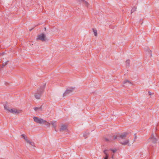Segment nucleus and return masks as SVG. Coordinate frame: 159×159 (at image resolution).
Returning a JSON list of instances; mask_svg holds the SVG:
<instances>
[{"label": "nucleus", "instance_id": "obj_28", "mask_svg": "<svg viewBox=\"0 0 159 159\" xmlns=\"http://www.w3.org/2000/svg\"><path fill=\"white\" fill-rule=\"evenodd\" d=\"M46 28H45V30H46Z\"/></svg>", "mask_w": 159, "mask_h": 159}, {"label": "nucleus", "instance_id": "obj_4", "mask_svg": "<svg viewBox=\"0 0 159 159\" xmlns=\"http://www.w3.org/2000/svg\"><path fill=\"white\" fill-rule=\"evenodd\" d=\"M117 136L112 134V135L110 136L108 138L105 137L104 138V140L106 142H111L116 139H117Z\"/></svg>", "mask_w": 159, "mask_h": 159}, {"label": "nucleus", "instance_id": "obj_22", "mask_svg": "<svg viewBox=\"0 0 159 159\" xmlns=\"http://www.w3.org/2000/svg\"><path fill=\"white\" fill-rule=\"evenodd\" d=\"M136 7L133 8L131 10V13L134 12V11H136Z\"/></svg>", "mask_w": 159, "mask_h": 159}, {"label": "nucleus", "instance_id": "obj_9", "mask_svg": "<svg viewBox=\"0 0 159 159\" xmlns=\"http://www.w3.org/2000/svg\"><path fill=\"white\" fill-rule=\"evenodd\" d=\"M129 140L127 139L124 141L120 142V143L123 145H129Z\"/></svg>", "mask_w": 159, "mask_h": 159}, {"label": "nucleus", "instance_id": "obj_18", "mask_svg": "<svg viewBox=\"0 0 159 159\" xmlns=\"http://www.w3.org/2000/svg\"><path fill=\"white\" fill-rule=\"evenodd\" d=\"M94 33V35L95 36H96L97 35V31L96 30L94 29H92Z\"/></svg>", "mask_w": 159, "mask_h": 159}, {"label": "nucleus", "instance_id": "obj_14", "mask_svg": "<svg viewBox=\"0 0 159 159\" xmlns=\"http://www.w3.org/2000/svg\"><path fill=\"white\" fill-rule=\"evenodd\" d=\"M45 125L48 127H50V123H49L46 120H44V121L43 123Z\"/></svg>", "mask_w": 159, "mask_h": 159}, {"label": "nucleus", "instance_id": "obj_5", "mask_svg": "<svg viewBox=\"0 0 159 159\" xmlns=\"http://www.w3.org/2000/svg\"><path fill=\"white\" fill-rule=\"evenodd\" d=\"M43 91L42 90H38L34 94V97L36 99H39L40 98L42 94Z\"/></svg>", "mask_w": 159, "mask_h": 159}, {"label": "nucleus", "instance_id": "obj_19", "mask_svg": "<svg viewBox=\"0 0 159 159\" xmlns=\"http://www.w3.org/2000/svg\"><path fill=\"white\" fill-rule=\"evenodd\" d=\"M130 63V61L129 60H127L126 61V65L127 67H129Z\"/></svg>", "mask_w": 159, "mask_h": 159}, {"label": "nucleus", "instance_id": "obj_2", "mask_svg": "<svg viewBox=\"0 0 159 159\" xmlns=\"http://www.w3.org/2000/svg\"><path fill=\"white\" fill-rule=\"evenodd\" d=\"M75 88L70 87L67 89L64 93L63 94V97H64L68 95L71 94L74 91Z\"/></svg>", "mask_w": 159, "mask_h": 159}, {"label": "nucleus", "instance_id": "obj_8", "mask_svg": "<svg viewBox=\"0 0 159 159\" xmlns=\"http://www.w3.org/2000/svg\"><path fill=\"white\" fill-rule=\"evenodd\" d=\"M127 134L126 132L123 133L119 135V137L121 139H124L127 136Z\"/></svg>", "mask_w": 159, "mask_h": 159}, {"label": "nucleus", "instance_id": "obj_6", "mask_svg": "<svg viewBox=\"0 0 159 159\" xmlns=\"http://www.w3.org/2000/svg\"><path fill=\"white\" fill-rule=\"evenodd\" d=\"M33 119L35 122L40 124H43L44 121V120L43 119L37 117H34Z\"/></svg>", "mask_w": 159, "mask_h": 159}, {"label": "nucleus", "instance_id": "obj_29", "mask_svg": "<svg viewBox=\"0 0 159 159\" xmlns=\"http://www.w3.org/2000/svg\"><path fill=\"white\" fill-rule=\"evenodd\" d=\"M112 159H114L113 158Z\"/></svg>", "mask_w": 159, "mask_h": 159}, {"label": "nucleus", "instance_id": "obj_26", "mask_svg": "<svg viewBox=\"0 0 159 159\" xmlns=\"http://www.w3.org/2000/svg\"><path fill=\"white\" fill-rule=\"evenodd\" d=\"M148 93L150 95H151L152 94H153V93H151L150 92H148Z\"/></svg>", "mask_w": 159, "mask_h": 159}, {"label": "nucleus", "instance_id": "obj_17", "mask_svg": "<svg viewBox=\"0 0 159 159\" xmlns=\"http://www.w3.org/2000/svg\"><path fill=\"white\" fill-rule=\"evenodd\" d=\"M131 84V83L128 80H125L123 82V84Z\"/></svg>", "mask_w": 159, "mask_h": 159}, {"label": "nucleus", "instance_id": "obj_23", "mask_svg": "<svg viewBox=\"0 0 159 159\" xmlns=\"http://www.w3.org/2000/svg\"><path fill=\"white\" fill-rule=\"evenodd\" d=\"M110 150L113 153H115V152H116L117 150L116 149H110Z\"/></svg>", "mask_w": 159, "mask_h": 159}, {"label": "nucleus", "instance_id": "obj_27", "mask_svg": "<svg viewBox=\"0 0 159 159\" xmlns=\"http://www.w3.org/2000/svg\"><path fill=\"white\" fill-rule=\"evenodd\" d=\"M108 156H105L104 159H108Z\"/></svg>", "mask_w": 159, "mask_h": 159}, {"label": "nucleus", "instance_id": "obj_16", "mask_svg": "<svg viewBox=\"0 0 159 159\" xmlns=\"http://www.w3.org/2000/svg\"><path fill=\"white\" fill-rule=\"evenodd\" d=\"M27 143H28L30 144L32 146H33V147L35 146V144H34V143L33 142H32V141H31L29 140V141H28Z\"/></svg>", "mask_w": 159, "mask_h": 159}, {"label": "nucleus", "instance_id": "obj_12", "mask_svg": "<svg viewBox=\"0 0 159 159\" xmlns=\"http://www.w3.org/2000/svg\"><path fill=\"white\" fill-rule=\"evenodd\" d=\"M21 136L25 140V141H26V142L27 143L28 142V141H29V140H28L27 139V137L26 136H25V135L24 134H22L21 135Z\"/></svg>", "mask_w": 159, "mask_h": 159}, {"label": "nucleus", "instance_id": "obj_11", "mask_svg": "<svg viewBox=\"0 0 159 159\" xmlns=\"http://www.w3.org/2000/svg\"><path fill=\"white\" fill-rule=\"evenodd\" d=\"M34 110L37 112H39L42 111V106L39 107H34Z\"/></svg>", "mask_w": 159, "mask_h": 159}, {"label": "nucleus", "instance_id": "obj_15", "mask_svg": "<svg viewBox=\"0 0 159 159\" xmlns=\"http://www.w3.org/2000/svg\"><path fill=\"white\" fill-rule=\"evenodd\" d=\"M51 124L52 125L53 127L54 128V129H55L56 127V121L55 122H52V121L50 122V125Z\"/></svg>", "mask_w": 159, "mask_h": 159}, {"label": "nucleus", "instance_id": "obj_25", "mask_svg": "<svg viewBox=\"0 0 159 159\" xmlns=\"http://www.w3.org/2000/svg\"><path fill=\"white\" fill-rule=\"evenodd\" d=\"M148 52L149 53V54H150L151 56H152V52L150 50H148Z\"/></svg>", "mask_w": 159, "mask_h": 159}, {"label": "nucleus", "instance_id": "obj_21", "mask_svg": "<svg viewBox=\"0 0 159 159\" xmlns=\"http://www.w3.org/2000/svg\"><path fill=\"white\" fill-rule=\"evenodd\" d=\"M8 61H7L6 62H5V63H3L2 66V67L3 68L4 67V66L7 64V62H8Z\"/></svg>", "mask_w": 159, "mask_h": 159}, {"label": "nucleus", "instance_id": "obj_1", "mask_svg": "<svg viewBox=\"0 0 159 159\" xmlns=\"http://www.w3.org/2000/svg\"><path fill=\"white\" fill-rule=\"evenodd\" d=\"M4 108L5 110L8 111L10 113L16 114H20L22 111L21 110H18L15 108L9 109L6 105L4 106Z\"/></svg>", "mask_w": 159, "mask_h": 159}, {"label": "nucleus", "instance_id": "obj_3", "mask_svg": "<svg viewBox=\"0 0 159 159\" xmlns=\"http://www.w3.org/2000/svg\"><path fill=\"white\" fill-rule=\"evenodd\" d=\"M37 40H40L42 41H44L47 40L46 35L44 33H42L38 35Z\"/></svg>", "mask_w": 159, "mask_h": 159}, {"label": "nucleus", "instance_id": "obj_20", "mask_svg": "<svg viewBox=\"0 0 159 159\" xmlns=\"http://www.w3.org/2000/svg\"><path fill=\"white\" fill-rule=\"evenodd\" d=\"M107 150H105L103 152L104 153V154L106 155V156H108V157H109L108 154L107 152Z\"/></svg>", "mask_w": 159, "mask_h": 159}, {"label": "nucleus", "instance_id": "obj_13", "mask_svg": "<svg viewBox=\"0 0 159 159\" xmlns=\"http://www.w3.org/2000/svg\"><path fill=\"white\" fill-rule=\"evenodd\" d=\"M78 1L79 2H84L85 4V5L87 7H88L89 5V3L88 2L84 0H78Z\"/></svg>", "mask_w": 159, "mask_h": 159}, {"label": "nucleus", "instance_id": "obj_24", "mask_svg": "<svg viewBox=\"0 0 159 159\" xmlns=\"http://www.w3.org/2000/svg\"><path fill=\"white\" fill-rule=\"evenodd\" d=\"M89 134V133H85L83 134V136L85 137V136H87V135Z\"/></svg>", "mask_w": 159, "mask_h": 159}, {"label": "nucleus", "instance_id": "obj_10", "mask_svg": "<svg viewBox=\"0 0 159 159\" xmlns=\"http://www.w3.org/2000/svg\"><path fill=\"white\" fill-rule=\"evenodd\" d=\"M67 129V126L64 125H61V128L60 129V131H63L66 130Z\"/></svg>", "mask_w": 159, "mask_h": 159}, {"label": "nucleus", "instance_id": "obj_7", "mask_svg": "<svg viewBox=\"0 0 159 159\" xmlns=\"http://www.w3.org/2000/svg\"><path fill=\"white\" fill-rule=\"evenodd\" d=\"M150 139L151 140L152 142L153 143H155L157 142V139L156 138L154 137L153 135V134L150 137Z\"/></svg>", "mask_w": 159, "mask_h": 159}]
</instances>
